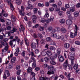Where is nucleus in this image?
Wrapping results in <instances>:
<instances>
[{
	"instance_id": "obj_1",
	"label": "nucleus",
	"mask_w": 80,
	"mask_h": 80,
	"mask_svg": "<svg viewBox=\"0 0 80 80\" xmlns=\"http://www.w3.org/2000/svg\"><path fill=\"white\" fill-rule=\"evenodd\" d=\"M75 33L71 32L70 35V38H74L75 37V35L77 36V31L78 30V28L77 27V26L76 25H75Z\"/></svg>"
},
{
	"instance_id": "obj_2",
	"label": "nucleus",
	"mask_w": 80,
	"mask_h": 80,
	"mask_svg": "<svg viewBox=\"0 0 80 80\" xmlns=\"http://www.w3.org/2000/svg\"><path fill=\"white\" fill-rule=\"evenodd\" d=\"M15 41H16V39L14 38L12 40V41L11 40L9 42V45L10 46H11L12 48H13V46H12L13 45V47H15L16 42H15Z\"/></svg>"
},
{
	"instance_id": "obj_3",
	"label": "nucleus",
	"mask_w": 80,
	"mask_h": 80,
	"mask_svg": "<svg viewBox=\"0 0 80 80\" xmlns=\"http://www.w3.org/2000/svg\"><path fill=\"white\" fill-rule=\"evenodd\" d=\"M57 54H56L54 55V57L55 58H57L58 57V55L59 56V55H60V52H61V50H60V49L58 48L57 49Z\"/></svg>"
},
{
	"instance_id": "obj_4",
	"label": "nucleus",
	"mask_w": 80,
	"mask_h": 80,
	"mask_svg": "<svg viewBox=\"0 0 80 80\" xmlns=\"http://www.w3.org/2000/svg\"><path fill=\"white\" fill-rule=\"evenodd\" d=\"M67 67H68V61L66 60V62L63 64V68L64 70H67Z\"/></svg>"
},
{
	"instance_id": "obj_5",
	"label": "nucleus",
	"mask_w": 80,
	"mask_h": 80,
	"mask_svg": "<svg viewBox=\"0 0 80 80\" xmlns=\"http://www.w3.org/2000/svg\"><path fill=\"white\" fill-rule=\"evenodd\" d=\"M58 58L60 62H62L64 60V58L62 55H60L58 56Z\"/></svg>"
},
{
	"instance_id": "obj_6",
	"label": "nucleus",
	"mask_w": 80,
	"mask_h": 80,
	"mask_svg": "<svg viewBox=\"0 0 80 80\" xmlns=\"http://www.w3.org/2000/svg\"><path fill=\"white\" fill-rule=\"evenodd\" d=\"M69 59L70 60H71V65L72 66L74 64L73 62H74V60H75V58L73 57H71L70 58H69Z\"/></svg>"
},
{
	"instance_id": "obj_7",
	"label": "nucleus",
	"mask_w": 80,
	"mask_h": 80,
	"mask_svg": "<svg viewBox=\"0 0 80 80\" xmlns=\"http://www.w3.org/2000/svg\"><path fill=\"white\" fill-rule=\"evenodd\" d=\"M37 47V44L35 42H33L31 44V47L32 48H35Z\"/></svg>"
},
{
	"instance_id": "obj_8",
	"label": "nucleus",
	"mask_w": 80,
	"mask_h": 80,
	"mask_svg": "<svg viewBox=\"0 0 80 80\" xmlns=\"http://www.w3.org/2000/svg\"><path fill=\"white\" fill-rule=\"evenodd\" d=\"M66 23L67 25H70L72 24V21L69 20H67L66 21Z\"/></svg>"
},
{
	"instance_id": "obj_9",
	"label": "nucleus",
	"mask_w": 80,
	"mask_h": 80,
	"mask_svg": "<svg viewBox=\"0 0 80 80\" xmlns=\"http://www.w3.org/2000/svg\"><path fill=\"white\" fill-rule=\"evenodd\" d=\"M46 54L48 56H51L53 55V53L50 51L48 50L46 52Z\"/></svg>"
},
{
	"instance_id": "obj_10",
	"label": "nucleus",
	"mask_w": 80,
	"mask_h": 80,
	"mask_svg": "<svg viewBox=\"0 0 80 80\" xmlns=\"http://www.w3.org/2000/svg\"><path fill=\"white\" fill-rule=\"evenodd\" d=\"M70 44L68 43H66L64 45V48H66L67 49V48H68L70 47Z\"/></svg>"
},
{
	"instance_id": "obj_11",
	"label": "nucleus",
	"mask_w": 80,
	"mask_h": 80,
	"mask_svg": "<svg viewBox=\"0 0 80 80\" xmlns=\"http://www.w3.org/2000/svg\"><path fill=\"white\" fill-rule=\"evenodd\" d=\"M58 76L56 75L55 77L52 76L51 77V79L52 80H57L58 79Z\"/></svg>"
},
{
	"instance_id": "obj_12",
	"label": "nucleus",
	"mask_w": 80,
	"mask_h": 80,
	"mask_svg": "<svg viewBox=\"0 0 80 80\" xmlns=\"http://www.w3.org/2000/svg\"><path fill=\"white\" fill-rule=\"evenodd\" d=\"M48 68L49 70H51V71L54 70V69H55V68H54V67L52 65L50 66H49L48 67Z\"/></svg>"
},
{
	"instance_id": "obj_13",
	"label": "nucleus",
	"mask_w": 80,
	"mask_h": 80,
	"mask_svg": "<svg viewBox=\"0 0 80 80\" xmlns=\"http://www.w3.org/2000/svg\"><path fill=\"white\" fill-rule=\"evenodd\" d=\"M15 60H16V58L13 57L11 59V62L12 63H15Z\"/></svg>"
},
{
	"instance_id": "obj_14",
	"label": "nucleus",
	"mask_w": 80,
	"mask_h": 80,
	"mask_svg": "<svg viewBox=\"0 0 80 80\" xmlns=\"http://www.w3.org/2000/svg\"><path fill=\"white\" fill-rule=\"evenodd\" d=\"M45 50H47V49H43V51L42 52V56H45V55L47 54V52H45Z\"/></svg>"
},
{
	"instance_id": "obj_15",
	"label": "nucleus",
	"mask_w": 80,
	"mask_h": 80,
	"mask_svg": "<svg viewBox=\"0 0 80 80\" xmlns=\"http://www.w3.org/2000/svg\"><path fill=\"white\" fill-rule=\"evenodd\" d=\"M61 31L62 33H66L67 32V30L65 28H62L61 29Z\"/></svg>"
},
{
	"instance_id": "obj_16",
	"label": "nucleus",
	"mask_w": 80,
	"mask_h": 80,
	"mask_svg": "<svg viewBox=\"0 0 80 80\" xmlns=\"http://www.w3.org/2000/svg\"><path fill=\"white\" fill-rule=\"evenodd\" d=\"M48 10H46V13L44 15V17H45V18H48V17H49V14H48Z\"/></svg>"
},
{
	"instance_id": "obj_17",
	"label": "nucleus",
	"mask_w": 80,
	"mask_h": 80,
	"mask_svg": "<svg viewBox=\"0 0 80 80\" xmlns=\"http://www.w3.org/2000/svg\"><path fill=\"white\" fill-rule=\"evenodd\" d=\"M5 73L7 74V77H8L10 76V73H9V71L8 70H6L5 71Z\"/></svg>"
},
{
	"instance_id": "obj_18",
	"label": "nucleus",
	"mask_w": 80,
	"mask_h": 80,
	"mask_svg": "<svg viewBox=\"0 0 80 80\" xmlns=\"http://www.w3.org/2000/svg\"><path fill=\"white\" fill-rule=\"evenodd\" d=\"M17 32V29L15 28H13L12 30L11 31V33H13L14 32Z\"/></svg>"
},
{
	"instance_id": "obj_19",
	"label": "nucleus",
	"mask_w": 80,
	"mask_h": 80,
	"mask_svg": "<svg viewBox=\"0 0 80 80\" xmlns=\"http://www.w3.org/2000/svg\"><path fill=\"white\" fill-rule=\"evenodd\" d=\"M52 30H53V28L52 27H50L48 28L47 30L48 32L51 31Z\"/></svg>"
},
{
	"instance_id": "obj_20",
	"label": "nucleus",
	"mask_w": 80,
	"mask_h": 80,
	"mask_svg": "<svg viewBox=\"0 0 80 80\" xmlns=\"http://www.w3.org/2000/svg\"><path fill=\"white\" fill-rule=\"evenodd\" d=\"M28 9H33V7L32 4H29L28 5Z\"/></svg>"
},
{
	"instance_id": "obj_21",
	"label": "nucleus",
	"mask_w": 80,
	"mask_h": 80,
	"mask_svg": "<svg viewBox=\"0 0 80 80\" xmlns=\"http://www.w3.org/2000/svg\"><path fill=\"white\" fill-rule=\"evenodd\" d=\"M32 68H28L27 69V72L28 73H30V72H32Z\"/></svg>"
},
{
	"instance_id": "obj_22",
	"label": "nucleus",
	"mask_w": 80,
	"mask_h": 80,
	"mask_svg": "<svg viewBox=\"0 0 80 80\" xmlns=\"http://www.w3.org/2000/svg\"><path fill=\"white\" fill-rule=\"evenodd\" d=\"M5 48L4 49L5 50L7 51L8 50V43H6V44L5 45Z\"/></svg>"
},
{
	"instance_id": "obj_23",
	"label": "nucleus",
	"mask_w": 80,
	"mask_h": 80,
	"mask_svg": "<svg viewBox=\"0 0 80 80\" xmlns=\"http://www.w3.org/2000/svg\"><path fill=\"white\" fill-rule=\"evenodd\" d=\"M50 64H51V65H56V64H57L56 62L53 61V60H52L50 61Z\"/></svg>"
},
{
	"instance_id": "obj_24",
	"label": "nucleus",
	"mask_w": 80,
	"mask_h": 80,
	"mask_svg": "<svg viewBox=\"0 0 80 80\" xmlns=\"http://www.w3.org/2000/svg\"><path fill=\"white\" fill-rule=\"evenodd\" d=\"M60 22L61 23L63 24L65 23V20L64 19H61L60 20Z\"/></svg>"
},
{
	"instance_id": "obj_25",
	"label": "nucleus",
	"mask_w": 80,
	"mask_h": 80,
	"mask_svg": "<svg viewBox=\"0 0 80 80\" xmlns=\"http://www.w3.org/2000/svg\"><path fill=\"white\" fill-rule=\"evenodd\" d=\"M78 67V64H75L73 66V68L74 70H77Z\"/></svg>"
},
{
	"instance_id": "obj_26",
	"label": "nucleus",
	"mask_w": 80,
	"mask_h": 80,
	"mask_svg": "<svg viewBox=\"0 0 80 80\" xmlns=\"http://www.w3.org/2000/svg\"><path fill=\"white\" fill-rule=\"evenodd\" d=\"M69 10L71 12H75V9L73 8H70Z\"/></svg>"
},
{
	"instance_id": "obj_27",
	"label": "nucleus",
	"mask_w": 80,
	"mask_h": 80,
	"mask_svg": "<svg viewBox=\"0 0 80 80\" xmlns=\"http://www.w3.org/2000/svg\"><path fill=\"white\" fill-rule=\"evenodd\" d=\"M45 19H44V18H40V21L42 22V23H44L45 22Z\"/></svg>"
},
{
	"instance_id": "obj_28",
	"label": "nucleus",
	"mask_w": 80,
	"mask_h": 80,
	"mask_svg": "<svg viewBox=\"0 0 80 80\" xmlns=\"http://www.w3.org/2000/svg\"><path fill=\"white\" fill-rule=\"evenodd\" d=\"M16 3L17 5H20V4H21V1L20 0H17L16 1Z\"/></svg>"
},
{
	"instance_id": "obj_29",
	"label": "nucleus",
	"mask_w": 80,
	"mask_h": 80,
	"mask_svg": "<svg viewBox=\"0 0 80 80\" xmlns=\"http://www.w3.org/2000/svg\"><path fill=\"white\" fill-rule=\"evenodd\" d=\"M15 38L18 44H19V42H20V39L18 38V37L17 36L15 37Z\"/></svg>"
},
{
	"instance_id": "obj_30",
	"label": "nucleus",
	"mask_w": 80,
	"mask_h": 80,
	"mask_svg": "<svg viewBox=\"0 0 80 80\" xmlns=\"http://www.w3.org/2000/svg\"><path fill=\"white\" fill-rule=\"evenodd\" d=\"M35 53L36 55H39V54L40 53V51H39V50L38 49H36L35 50Z\"/></svg>"
},
{
	"instance_id": "obj_31",
	"label": "nucleus",
	"mask_w": 80,
	"mask_h": 80,
	"mask_svg": "<svg viewBox=\"0 0 80 80\" xmlns=\"http://www.w3.org/2000/svg\"><path fill=\"white\" fill-rule=\"evenodd\" d=\"M46 40L48 42H50L51 41V38L50 37H48L46 38Z\"/></svg>"
},
{
	"instance_id": "obj_32",
	"label": "nucleus",
	"mask_w": 80,
	"mask_h": 80,
	"mask_svg": "<svg viewBox=\"0 0 80 80\" xmlns=\"http://www.w3.org/2000/svg\"><path fill=\"white\" fill-rule=\"evenodd\" d=\"M37 67V64H36V62H34L32 63V67L33 68H35Z\"/></svg>"
},
{
	"instance_id": "obj_33",
	"label": "nucleus",
	"mask_w": 80,
	"mask_h": 80,
	"mask_svg": "<svg viewBox=\"0 0 80 80\" xmlns=\"http://www.w3.org/2000/svg\"><path fill=\"white\" fill-rule=\"evenodd\" d=\"M7 2L8 4L9 5H12V1L11 0H7Z\"/></svg>"
},
{
	"instance_id": "obj_34",
	"label": "nucleus",
	"mask_w": 80,
	"mask_h": 80,
	"mask_svg": "<svg viewBox=\"0 0 80 80\" xmlns=\"http://www.w3.org/2000/svg\"><path fill=\"white\" fill-rule=\"evenodd\" d=\"M73 14L75 17H77V16L79 15V12H74Z\"/></svg>"
},
{
	"instance_id": "obj_35",
	"label": "nucleus",
	"mask_w": 80,
	"mask_h": 80,
	"mask_svg": "<svg viewBox=\"0 0 80 80\" xmlns=\"http://www.w3.org/2000/svg\"><path fill=\"white\" fill-rule=\"evenodd\" d=\"M39 29L40 31H43L44 30V27L41 26H40L39 27Z\"/></svg>"
},
{
	"instance_id": "obj_36",
	"label": "nucleus",
	"mask_w": 80,
	"mask_h": 80,
	"mask_svg": "<svg viewBox=\"0 0 80 80\" xmlns=\"http://www.w3.org/2000/svg\"><path fill=\"white\" fill-rule=\"evenodd\" d=\"M67 14L68 16H71L72 15V13L70 11H68L67 12Z\"/></svg>"
},
{
	"instance_id": "obj_37",
	"label": "nucleus",
	"mask_w": 80,
	"mask_h": 80,
	"mask_svg": "<svg viewBox=\"0 0 80 80\" xmlns=\"http://www.w3.org/2000/svg\"><path fill=\"white\" fill-rule=\"evenodd\" d=\"M24 68H28V63L26 62H25L24 64Z\"/></svg>"
},
{
	"instance_id": "obj_38",
	"label": "nucleus",
	"mask_w": 80,
	"mask_h": 80,
	"mask_svg": "<svg viewBox=\"0 0 80 80\" xmlns=\"http://www.w3.org/2000/svg\"><path fill=\"white\" fill-rule=\"evenodd\" d=\"M31 59L32 60V61L34 62H36V59L35 58V57L34 56H32Z\"/></svg>"
},
{
	"instance_id": "obj_39",
	"label": "nucleus",
	"mask_w": 80,
	"mask_h": 80,
	"mask_svg": "<svg viewBox=\"0 0 80 80\" xmlns=\"http://www.w3.org/2000/svg\"><path fill=\"white\" fill-rule=\"evenodd\" d=\"M48 65L46 63L44 64V67L45 68H48Z\"/></svg>"
},
{
	"instance_id": "obj_40",
	"label": "nucleus",
	"mask_w": 80,
	"mask_h": 80,
	"mask_svg": "<svg viewBox=\"0 0 80 80\" xmlns=\"http://www.w3.org/2000/svg\"><path fill=\"white\" fill-rule=\"evenodd\" d=\"M50 50L51 51H52V50L55 51V48H53V47L51 46L50 48Z\"/></svg>"
},
{
	"instance_id": "obj_41",
	"label": "nucleus",
	"mask_w": 80,
	"mask_h": 80,
	"mask_svg": "<svg viewBox=\"0 0 80 80\" xmlns=\"http://www.w3.org/2000/svg\"><path fill=\"white\" fill-rule=\"evenodd\" d=\"M22 72V71L21 70H18L17 71V75H20V73Z\"/></svg>"
},
{
	"instance_id": "obj_42",
	"label": "nucleus",
	"mask_w": 80,
	"mask_h": 80,
	"mask_svg": "<svg viewBox=\"0 0 80 80\" xmlns=\"http://www.w3.org/2000/svg\"><path fill=\"white\" fill-rule=\"evenodd\" d=\"M32 20H36L37 19V16L36 15H33L32 17Z\"/></svg>"
},
{
	"instance_id": "obj_43",
	"label": "nucleus",
	"mask_w": 80,
	"mask_h": 80,
	"mask_svg": "<svg viewBox=\"0 0 80 80\" xmlns=\"http://www.w3.org/2000/svg\"><path fill=\"white\" fill-rule=\"evenodd\" d=\"M24 10H25V8H24V7L23 6H21V12H23V11H24Z\"/></svg>"
},
{
	"instance_id": "obj_44",
	"label": "nucleus",
	"mask_w": 80,
	"mask_h": 80,
	"mask_svg": "<svg viewBox=\"0 0 80 80\" xmlns=\"http://www.w3.org/2000/svg\"><path fill=\"white\" fill-rule=\"evenodd\" d=\"M6 22H7V23L8 24H9V23H11V21L9 19H6Z\"/></svg>"
},
{
	"instance_id": "obj_45",
	"label": "nucleus",
	"mask_w": 80,
	"mask_h": 80,
	"mask_svg": "<svg viewBox=\"0 0 80 80\" xmlns=\"http://www.w3.org/2000/svg\"><path fill=\"white\" fill-rule=\"evenodd\" d=\"M38 36L39 38H43V36H42V34H38Z\"/></svg>"
},
{
	"instance_id": "obj_46",
	"label": "nucleus",
	"mask_w": 80,
	"mask_h": 80,
	"mask_svg": "<svg viewBox=\"0 0 80 80\" xmlns=\"http://www.w3.org/2000/svg\"><path fill=\"white\" fill-rule=\"evenodd\" d=\"M31 75H32V77H35V73L33 72H31Z\"/></svg>"
},
{
	"instance_id": "obj_47",
	"label": "nucleus",
	"mask_w": 80,
	"mask_h": 80,
	"mask_svg": "<svg viewBox=\"0 0 80 80\" xmlns=\"http://www.w3.org/2000/svg\"><path fill=\"white\" fill-rule=\"evenodd\" d=\"M6 28L7 30H10L12 28V27L10 26H8L7 27H6Z\"/></svg>"
},
{
	"instance_id": "obj_48",
	"label": "nucleus",
	"mask_w": 80,
	"mask_h": 80,
	"mask_svg": "<svg viewBox=\"0 0 80 80\" xmlns=\"http://www.w3.org/2000/svg\"><path fill=\"white\" fill-rule=\"evenodd\" d=\"M66 77L68 79H69L70 78V77H71V75H70V73H69L67 75V76H66Z\"/></svg>"
},
{
	"instance_id": "obj_49",
	"label": "nucleus",
	"mask_w": 80,
	"mask_h": 80,
	"mask_svg": "<svg viewBox=\"0 0 80 80\" xmlns=\"http://www.w3.org/2000/svg\"><path fill=\"white\" fill-rule=\"evenodd\" d=\"M59 77H60V78H62V79H65V77H64V76H63V75L62 74H61L60 75Z\"/></svg>"
},
{
	"instance_id": "obj_50",
	"label": "nucleus",
	"mask_w": 80,
	"mask_h": 80,
	"mask_svg": "<svg viewBox=\"0 0 80 80\" xmlns=\"http://www.w3.org/2000/svg\"><path fill=\"white\" fill-rule=\"evenodd\" d=\"M45 22L47 23H48L51 22V20L50 19H47V20H45Z\"/></svg>"
},
{
	"instance_id": "obj_51",
	"label": "nucleus",
	"mask_w": 80,
	"mask_h": 80,
	"mask_svg": "<svg viewBox=\"0 0 80 80\" xmlns=\"http://www.w3.org/2000/svg\"><path fill=\"white\" fill-rule=\"evenodd\" d=\"M70 50L71 51H72V52H74V51H75L76 49H75V48H74L72 47L70 48Z\"/></svg>"
},
{
	"instance_id": "obj_52",
	"label": "nucleus",
	"mask_w": 80,
	"mask_h": 80,
	"mask_svg": "<svg viewBox=\"0 0 80 80\" xmlns=\"http://www.w3.org/2000/svg\"><path fill=\"white\" fill-rule=\"evenodd\" d=\"M20 14L22 16H24V13L22 12V11H21V10L19 11Z\"/></svg>"
},
{
	"instance_id": "obj_53",
	"label": "nucleus",
	"mask_w": 80,
	"mask_h": 80,
	"mask_svg": "<svg viewBox=\"0 0 80 80\" xmlns=\"http://www.w3.org/2000/svg\"><path fill=\"white\" fill-rule=\"evenodd\" d=\"M5 52V50L4 49H2V56H4V55H5V53H4Z\"/></svg>"
},
{
	"instance_id": "obj_54",
	"label": "nucleus",
	"mask_w": 80,
	"mask_h": 80,
	"mask_svg": "<svg viewBox=\"0 0 80 80\" xmlns=\"http://www.w3.org/2000/svg\"><path fill=\"white\" fill-rule=\"evenodd\" d=\"M30 54L32 55V56L34 57H36V56L35 55V53H33V52H31Z\"/></svg>"
},
{
	"instance_id": "obj_55",
	"label": "nucleus",
	"mask_w": 80,
	"mask_h": 80,
	"mask_svg": "<svg viewBox=\"0 0 80 80\" xmlns=\"http://www.w3.org/2000/svg\"><path fill=\"white\" fill-rule=\"evenodd\" d=\"M39 27V25L38 24L35 25L33 27V28H38Z\"/></svg>"
},
{
	"instance_id": "obj_56",
	"label": "nucleus",
	"mask_w": 80,
	"mask_h": 80,
	"mask_svg": "<svg viewBox=\"0 0 80 80\" xmlns=\"http://www.w3.org/2000/svg\"><path fill=\"white\" fill-rule=\"evenodd\" d=\"M12 21L13 22H16V20L15 18L13 17H12Z\"/></svg>"
},
{
	"instance_id": "obj_57",
	"label": "nucleus",
	"mask_w": 80,
	"mask_h": 80,
	"mask_svg": "<svg viewBox=\"0 0 80 80\" xmlns=\"http://www.w3.org/2000/svg\"><path fill=\"white\" fill-rule=\"evenodd\" d=\"M23 57H25V52H22L21 53Z\"/></svg>"
},
{
	"instance_id": "obj_58",
	"label": "nucleus",
	"mask_w": 80,
	"mask_h": 80,
	"mask_svg": "<svg viewBox=\"0 0 80 80\" xmlns=\"http://www.w3.org/2000/svg\"><path fill=\"white\" fill-rule=\"evenodd\" d=\"M20 66L18 65L16 66V70H18V69H20Z\"/></svg>"
},
{
	"instance_id": "obj_59",
	"label": "nucleus",
	"mask_w": 80,
	"mask_h": 80,
	"mask_svg": "<svg viewBox=\"0 0 80 80\" xmlns=\"http://www.w3.org/2000/svg\"><path fill=\"white\" fill-rule=\"evenodd\" d=\"M40 80H45V77H40L39 78Z\"/></svg>"
},
{
	"instance_id": "obj_60",
	"label": "nucleus",
	"mask_w": 80,
	"mask_h": 80,
	"mask_svg": "<svg viewBox=\"0 0 80 80\" xmlns=\"http://www.w3.org/2000/svg\"><path fill=\"white\" fill-rule=\"evenodd\" d=\"M38 6H39V7H43V6H44V5H43V4H41L40 3H39L38 4Z\"/></svg>"
},
{
	"instance_id": "obj_61",
	"label": "nucleus",
	"mask_w": 80,
	"mask_h": 80,
	"mask_svg": "<svg viewBox=\"0 0 80 80\" xmlns=\"http://www.w3.org/2000/svg\"><path fill=\"white\" fill-rule=\"evenodd\" d=\"M75 43L76 45H80V42H79V41H75Z\"/></svg>"
},
{
	"instance_id": "obj_62",
	"label": "nucleus",
	"mask_w": 80,
	"mask_h": 80,
	"mask_svg": "<svg viewBox=\"0 0 80 80\" xmlns=\"http://www.w3.org/2000/svg\"><path fill=\"white\" fill-rule=\"evenodd\" d=\"M8 39L7 38H5L3 40V41H4V42L7 43V42H8Z\"/></svg>"
},
{
	"instance_id": "obj_63",
	"label": "nucleus",
	"mask_w": 80,
	"mask_h": 80,
	"mask_svg": "<svg viewBox=\"0 0 80 80\" xmlns=\"http://www.w3.org/2000/svg\"><path fill=\"white\" fill-rule=\"evenodd\" d=\"M37 8H34L33 9V12L35 13H37Z\"/></svg>"
},
{
	"instance_id": "obj_64",
	"label": "nucleus",
	"mask_w": 80,
	"mask_h": 80,
	"mask_svg": "<svg viewBox=\"0 0 80 80\" xmlns=\"http://www.w3.org/2000/svg\"><path fill=\"white\" fill-rule=\"evenodd\" d=\"M52 37H53V38H57V34H54L52 35Z\"/></svg>"
}]
</instances>
